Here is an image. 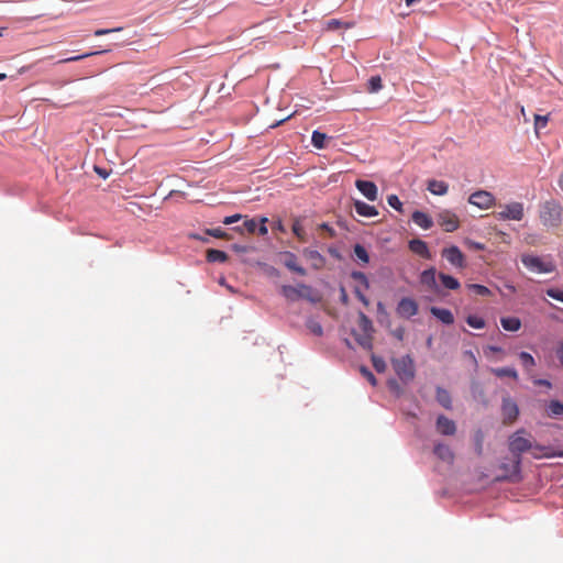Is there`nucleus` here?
Segmentation results:
<instances>
[{
	"label": "nucleus",
	"instance_id": "obj_62",
	"mask_svg": "<svg viewBox=\"0 0 563 563\" xmlns=\"http://www.w3.org/2000/svg\"><path fill=\"white\" fill-rule=\"evenodd\" d=\"M192 238H194V239H197V240H200V241H202V242H207V240H206V239L200 238L199 235H196V234H195V235H192Z\"/></svg>",
	"mask_w": 563,
	"mask_h": 563
},
{
	"label": "nucleus",
	"instance_id": "obj_25",
	"mask_svg": "<svg viewBox=\"0 0 563 563\" xmlns=\"http://www.w3.org/2000/svg\"><path fill=\"white\" fill-rule=\"evenodd\" d=\"M435 275V268L426 269L420 275V283L430 289H434L437 286Z\"/></svg>",
	"mask_w": 563,
	"mask_h": 563
},
{
	"label": "nucleus",
	"instance_id": "obj_31",
	"mask_svg": "<svg viewBox=\"0 0 563 563\" xmlns=\"http://www.w3.org/2000/svg\"><path fill=\"white\" fill-rule=\"evenodd\" d=\"M439 278H440L442 285L448 289L455 290V289L460 288L459 280L451 275L440 273Z\"/></svg>",
	"mask_w": 563,
	"mask_h": 563
},
{
	"label": "nucleus",
	"instance_id": "obj_51",
	"mask_svg": "<svg viewBox=\"0 0 563 563\" xmlns=\"http://www.w3.org/2000/svg\"><path fill=\"white\" fill-rule=\"evenodd\" d=\"M122 31V27H115V29H99L95 31L96 36L106 35L112 32H120Z\"/></svg>",
	"mask_w": 563,
	"mask_h": 563
},
{
	"label": "nucleus",
	"instance_id": "obj_39",
	"mask_svg": "<svg viewBox=\"0 0 563 563\" xmlns=\"http://www.w3.org/2000/svg\"><path fill=\"white\" fill-rule=\"evenodd\" d=\"M307 328L309 329V331L311 333H313L317 336H321L323 334L322 325L316 320H312V319L308 320Z\"/></svg>",
	"mask_w": 563,
	"mask_h": 563
},
{
	"label": "nucleus",
	"instance_id": "obj_46",
	"mask_svg": "<svg viewBox=\"0 0 563 563\" xmlns=\"http://www.w3.org/2000/svg\"><path fill=\"white\" fill-rule=\"evenodd\" d=\"M106 52H108V51L106 49ZM101 53H104V51H101ZM97 54H100V52H91V53H86V54L78 55V56H71V57L62 59L59 63L77 62V60H80V59H84L86 57L97 55Z\"/></svg>",
	"mask_w": 563,
	"mask_h": 563
},
{
	"label": "nucleus",
	"instance_id": "obj_59",
	"mask_svg": "<svg viewBox=\"0 0 563 563\" xmlns=\"http://www.w3.org/2000/svg\"><path fill=\"white\" fill-rule=\"evenodd\" d=\"M95 170L102 177V178H107L108 177V173L104 172L103 169L99 168V167H95Z\"/></svg>",
	"mask_w": 563,
	"mask_h": 563
},
{
	"label": "nucleus",
	"instance_id": "obj_11",
	"mask_svg": "<svg viewBox=\"0 0 563 563\" xmlns=\"http://www.w3.org/2000/svg\"><path fill=\"white\" fill-rule=\"evenodd\" d=\"M441 255L456 268H464L466 266L464 254L455 245L443 249Z\"/></svg>",
	"mask_w": 563,
	"mask_h": 563
},
{
	"label": "nucleus",
	"instance_id": "obj_2",
	"mask_svg": "<svg viewBox=\"0 0 563 563\" xmlns=\"http://www.w3.org/2000/svg\"><path fill=\"white\" fill-rule=\"evenodd\" d=\"M358 330L360 331L354 330L352 332L355 341L363 349L372 350L374 332L373 323L371 319L362 311L358 312Z\"/></svg>",
	"mask_w": 563,
	"mask_h": 563
},
{
	"label": "nucleus",
	"instance_id": "obj_56",
	"mask_svg": "<svg viewBox=\"0 0 563 563\" xmlns=\"http://www.w3.org/2000/svg\"><path fill=\"white\" fill-rule=\"evenodd\" d=\"M394 336L398 339L399 341L404 340L405 330L402 328H398L393 332Z\"/></svg>",
	"mask_w": 563,
	"mask_h": 563
},
{
	"label": "nucleus",
	"instance_id": "obj_30",
	"mask_svg": "<svg viewBox=\"0 0 563 563\" xmlns=\"http://www.w3.org/2000/svg\"><path fill=\"white\" fill-rule=\"evenodd\" d=\"M492 373L499 377V378H503V377H510V378H514V379H517L518 378V373L515 368L512 367H498V368H493L492 369Z\"/></svg>",
	"mask_w": 563,
	"mask_h": 563
},
{
	"label": "nucleus",
	"instance_id": "obj_49",
	"mask_svg": "<svg viewBox=\"0 0 563 563\" xmlns=\"http://www.w3.org/2000/svg\"><path fill=\"white\" fill-rule=\"evenodd\" d=\"M266 222H267V218H260V220L257 221V229H256V232L258 235H266L268 230H267V227H266Z\"/></svg>",
	"mask_w": 563,
	"mask_h": 563
},
{
	"label": "nucleus",
	"instance_id": "obj_63",
	"mask_svg": "<svg viewBox=\"0 0 563 563\" xmlns=\"http://www.w3.org/2000/svg\"><path fill=\"white\" fill-rule=\"evenodd\" d=\"M490 350L494 351V352H500L501 351L500 347H496V346H492Z\"/></svg>",
	"mask_w": 563,
	"mask_h": 563
},
{
	"label": "nucleus",
	"instance_id": "obj_14",
	"mask_svg": "<svg viewBox=\"0 0 563 563\" xmlns=\"http://www.w3.org/2000/svg\"><path fill=\"white\" fill-rule=\"evenodd\" d=\"M280 261L289 271H291L300 276L307 275V271L298 264L297 256L294 253H291V252L280 253Z\"/></svg>",
	"mask_w": 563,
	"mask_h": 563
},
{
	"label": "nucleus",
	"instance_id": "obj_28",
	"mask_svg": "<svg viewBox=\"0 0 563 563\" xmlns=\"http://www.w3.org/2000/svg\"><path fill=\"white\" fill-rule=\"evenodd\" d=\"M207 261L210 263H224L228 261L229 256L225 252L216 250V249H209L206 254Z\"/></svg>",
	"mask_w": 563,
	"mask_h": 563
},
{
	"label": "nucleus",
	"instance_id": "obj_41",
	"mask_svg": "<svg viewBox=\"0 0 563 563\" xmlns=\"http://www.w3.org/2000/svg\"><path fill=\"white\" fill-rule=\"evenodd\" d=\"M372 363H373V366L374 368L378 372V373H383L385 372L386 369V362L384 361L383 357L380 356H377V355H372Z\"/></svg>",
	"mask_w": 563,
	"mask_h": 563
},
{
	"label": "nucleus",
	"instance_id": "obj_18",
	"mask_svg": "<svg viewBox=\"0 0 563 563\" xmlns=\"http://www.w3.org/2000/svg\"><path fill=\"white\" fill-rule=\"evenodd\" d=\"M354 209L358 216L364 218H374L378 216V210L376 209V207L371 206L361 200L354 201Z\"/></svg>",
	"mask_w": 563,
	"mask_h": 563
},
{
	"label": "nucleus",
	"instance_id": "obj_42",
	"mask_svg": "<svg viewBox=\"0 0 563 563\" xmlns=\"http://www.w3.org/2000/svg\"><path fill=\"white\" fill-rule=\"evenodd\" d=\"M351 277L354 280L360 282L365 287V289L369 288L368 279L363 272H358V271L352 272Z\"/></svg>",
	"mask_w": 563,
	"mask_h": 563
},
{
	"label": "nucleus",
	"instance_id": "obj_15",
	"mask_svg": "<svg viewBox=\"0 0 563 563\" xmlns=\"http://www.w3.org/2000/svg\"><path fill=\"white\" fill-rule=\"evenodd\" d=\"M501 411L505 423H512L519 415L517 404L510 398L503 399Z\"/></svg>",
	"mask_w": 563,
	"mask_h": 563
},
{
	"label": "nucleus",
	"instance_id": "obj_43",
	"mask_svg": "<svg viewBox=\"0 0 563 563\" xmlns=\"http://www.w3.org/2000/svg\"><path fill=\"white\" fill-rule=\"evenodd\" d=\"M387 202L395 210L402 212V202L399 200V198L396 195H389L387 197Z\"/></svg>",
	"mask_w": 563,
	"mask_h": 563
},
{
	"label": "nucleus",
	"instance_id": "obj_44",
	"mask_svg": "<svg viewBox=\"0 0 563 563\" xmlns=\"http://www.w3.org/2000/svg\"><path fill=\"white\" fill-rule=\"evenodd\" d=\"M548 115H539V114H536L534 115V128H536V131H539L543 128L547 126L548 124Z\"/></svg>",
	"mask_w": 563,
	"mask_h": 563
},
{
	"label": "nucleus",
	"instance_id": "obj_16",
	"mask_svg": "<svg viewBox=\"0 0 563 563\" xmlns=\"http://www.w3.org/2000/svg\"><path fill=\"white\" fill-rule=\"evenodd\" d=\"M433 453L439 460H441L448 464H453V462H454V459H455L454 452L448 444H444L441 442L435 443L434 448H433Z\"/></svg>",
	"mask_w": 563,
	"mask_h": 563
},
{
	"label": "nucleus",
	"instance_id": "obj_35",
	"mask_svg": "<svg viewBox=\"0 0 563 563\" xmlns=\"http://www.w3.org/2000/svg\"><path fill=\"white\" fill-rule=\"evenodd\" d=\"M257 221L258 220H256L255 218L246 219L243 222V228L236 227V228H234V230L238 231V232H243V230H245L246 232H249L251 234H254V233H256Z\"/></svg>",
	"mask_w": 563,
	"mask_h": 563
},
{
	"label": "nucleus",
	"instance_id": "obj_40",
	"mask_svg": "<svg viewBox=\"0 0 563 563\" xmlns=\"http://www.w3.org/2000/svg\"><path fill=\"white\" fill-rule=\"evenodd\" d=\"M467 287L470 289H472L476 295H479V296H489L492 294L490 289L484 285L470 284Z\"/></svg>",
	"mask_w": 563,
	"mask_h": 563
},
{
	"label": "nucleus",
	"instance_id": "obj_13",
	"mask_svg": "<svg viewBox=\"0 0 563 563\" xmlns=\"http://www.w3.org/2000/svg\"><path fill=\"white\" fill-rule=\"evenodd\" d=\"M355 187L369 201L377 200V198H378V188L375 185V183L369 181V180L357 179L355 181Z\"/></svg>",
	"mask_w": 563,
	"mask_h": 563
},
{
	"label": "nucleus",
	"instance_id": "obj_10",
	"mask_svg": "<svg viewBox=\"0 0 563 563\" xmlns=\"http://www.w3.org/2000/svg\"><path fill=\"white\" fill-rule=\"evenodd\" d=\"M419 306L412 298H401L396 307V312L400 318L409 319L418 313Z\"/></svg>",
	"mask_w": 563,
	"mask_h": 563
},
{
	"label": "nucleus",
	"instance_id": "obj_22",
	"mask_svg": "<svg viewBox=\"0 0 563 563\" xmlns=\"http://www.w3.org/2000/svg\"><path fill=\"white\" fill-rule=\"evenodd\" d=\"M428 190L435 196H444L449 191V185L442 180L431 179L428 181Z\"/></svg>",
	"mask_w": 563,
	"mask_h": 563
},
{
	"label": "nucleus",
	"instance_id": "obj_36",
	"mask_svg": "<svg viewBox=\"0 0 563 563\" xmlns=\"http://www.w3.org/2000/svg\"><path fill=\"white\" fill-rule=\"evenodd\" d=\"M383 88L382 78L379 76H372L367 84V91L375 93Z\"/></svg>",
	"mask_w": 563,
	"mask_h": 563
},
{
	"label": "nucleus",
	"instance_id": "obj_20",
	"mask_svg": "<svg viewBox=\"0 0 563 563\" xmlns=\"http://www.w3.org/2000/svg\"><path fill=\"white\" fill-rule=\"evenodd\" d=\"M302 254L316 269L322 268L325 264V258L316 250L305 249Z\"/></svg>",
	"mask_w": 563,
	"mask_h": 563
},
{
	"label": "nucleus",
	"instance_id": "obj_5",
	"mask_svg": "<svg viewBox=\"0 0 563 563\" xmlns=\"http://www.w3.org/2000/svg\"><path fill=\"white\" fill-rule=\"evenodd\" d=\"M393 367L404 383H408L415 377V365L413 361L409 355L401 356L393 360Z\"/></svg>",
	"mask_w": 563,
	"mask_h": 563
},
{
	"label": "nucleus",
	"instance_id": "obj_17",
	"mask_svg": "<svg viewBox=\"0 0 563 563\" xmlns=\"http://www.w3.org/2000/svg\"><path fill=\"white\" fill-rule=\"evenodd\" d=\"M409 250L422 258L430 260L431 253L427 243L420 239H413L409 242Z\"/></svg>",
	"mask_w": 563,
	"mask_h": 563
},
{
	"label": "nucleus",
	"instance_id": "obj_24",
	"mask_svg": "<svg viewBox=\"0 0 563 563\" xmlns=\"http://www.w3.org/2000/svg\"><path fill=\"white\" fill-rule=\"evenodd\" d=\"M430 311L445 324H452L454 322L453 313L449 309L432 307Z\"/></svg>",
	"mask_w": 563,
	"mask_h": 563
},
{
	"label": "nucleus",
	"instance_id": "obj_33",
	"mask_svg": "<svg viewBox=\"0 0 563 563\" xmlns=\"http://www.w3.org/2000/svg\"><path fill=\"white\" fill-rule=\"evenodd\" d=\"M328 135L322 133V132H319V131H313L312 132V136H311V143L312 145L316 147V148H324L325 147V141L328 140Z\"/></svg>",
	"mask_w": 563,
	"mask_h": 563
},
{
	"label": "nucleus",
	"instance_id": "obj_34",
	"mask_svg": "<svg viewBox=\"0 0 563 563\" xmlns=\"http://www.w3.org/2000/svg\"><path fill=\"white\" fill-rule=\"evenodd\" d=\"M353 252L356 260L361 261L363 264H367L369 262V255L363 245L355 244Z\"/></svg>",
	"mask_w": 563,
	"mask_h": 563
},
{
	"label": "nucleus",
	"instance_id": "obj_37",
	"mask_svg": "<svg viewBox=\"0 0 563 563\" xmlns=\"http://www.w3.org/2000/svg\"><path fill=\"white\" fill-rule=\"evenodd\" d=\"M520 362L526 369H531L536 366L533 356L528 352H521L519 354Z\"/></svg>",
	"mask_w": 563,
	"mask_h": 563
},
{
	"label": "nucleus",
	"instance_id": "obj_60",
	"mask_svg": "<svg viewBox=\"0 0 563 563\" xmlns=\"http://www.w3.org/2000/svg\"><path fill=\"white\" fill-rule=\"evenodd\" d=\"M559 187L561 188V190L563 191V173L560 175L559 177Z\"/></svg>",
	"mask_w": 563,
	"mask_h": 563
},
{
	"label": "nucleus",
	"instance_id": "obj_9",
	"mask_svg": "<svg viewBox=\"0 0 563 563\" xmlns=\"http://www.w3.org/2000/svg\"><path fill=\"white\" fill-rule=\"evenodd\" d=\"M438 223L445 232H454L460 227L457 216L450 210H442L438 213Z\"/></svg>",
	"mask_w": 563,
	"mask_h": 563
},
{
	"label": "nucleus",
	"instance_id": "obj_57",
	"mask_svg": "<svg viewBox=\"0 0 563 563\" xmlns=\"http://www.w3.org/2000/svg\"><path fill=\"white\" fill-rule=\"evenodd\" d=\"M534 384L540 385V386H545L548 388H550L552 386L548 379H537V380H534Z\"/></svg>",
	"mask_w": 563,
	"mask_h": 563
},
{
	"label": "nucleus",
	"instance_id": "obj_6",
	"mask_svg": "<svg viewBox=\"0 0 563 563\" xmlns=\"http://www.w3.org/2000/svg\"><path fill=\"white\" fill-rule=\"evenodd\" d=\"M500 470L504 472L499 479L512 483L521 481V457L515 459L511 463H503Z\"/></svg>",
	"mask_w": 563,
	"mask_h": 563
},
{
	"label": "nucleus",
	"instance_id": "obj_58",
	"mask_svg": "<svg viewBox=\"0 0 563 563\" xmlns=\"http://www.w3.org/2000/svg\"><path fill=\"white\" fill-rule=\"evenodd\" d=\"M341 301L344 305H347V302H349V297H347V294L344 288H341Z\"/></svg>",
	"mask_w": 563,
	"mask_h": 563
},
{
	"label": "nucleus",
	"instance_id": "obj_27",
	"mask_svg": "<svg viewBox=\"0 0 563 563\" xmlns=\"http://www.w3.org/2000/svg\"><path fill=\"white\" fill-rule=\"evenodd\" d=\"M435 398H437V401L445 409H451L452 408V399H451V395L450 393L442 388V387H438L437 388V394H435Z\"/></svg>",
	"mask_w": 563,
	"mask_h": 563
},
{
	"label": "nucleus",
	"instance_id": "obj_19",
	"mask_svg": "<svg viewBox=\"0 0 563 563\" xmlns=\"http://www.w3.org/2000/svg\"><path fill=\"white\" fill-rule=\"evenodd\" d=\"M302 290H309V287L301 284L297 287L290 286V285H284L282 287V294L288 299V300H297L298 298L302 297Z\"/></svg>",
	"mask_w": 563,
	"mask_h": 563
},
{
	"label": "nucleus",
	"instance_id": "obj_54",
	"mask_svg": "<svg viewBox=\"0 0 563 563\" xmlns=\"http://www.w3.org/2000/svg\"><path fill=\"white\" fill-rule=\"evenodd\" d=\"M342 24L343 23L340 20L332 19V20L328 21L327 29L328 30H338L339 27H341Z\"/></svg>",
	"mask_w": 563,
	"mask_h": 563
},
{
	"label": "nucleus",
	"instance_id": "obj_7",
	"mask_svg": "<svg viewBox=\"0 0 563 563\" xmlns=\"http://www.w3.org/2000/svg\"><path fill=\"white\" fill-rule=\"evenodd\" d=\"M525 217V208L522 202H511L504 206V209L497 213L499 220L520 221Z\"/></svg>",
	"mask_w": 563,
	"mask_h": 563
},
{
	"label": "nucleus",
	"instance_id": "obj_48",
	"mask_svg": "<svg viewBox=\"0 0 563 563\" xmlns=\"http://www.w3.org/2000/svg\"><path fill=\"white\" fill-rule=\"evenodd\" d=\"M547 295L558 301L563 302V290L558 288H550L547 290Z\"/></svg>",
	"mask_w": 563,
	"mask_h": 563
},
{
	"label": "nucleus",
	"instance_id": "obj_55",
	"mask_svg": "<svg viewBox=\"0 0 563 563\" xmlns=\"http://www.w3.org/2000/svg\"><path fill=\"white\" fill-rule=\"evenodd\" d=\"M555 355L559 358L561 365L563 366V341L559 342L555 350Z\"/></svg>",
	"mask_w": 563,
	"mask_h": 563
},
{
	"label": "nucleus",
	"instance_id": "obj_23",
	"mask_svg": "<svg viewBox=\"0 0 563 563\" xmlns=\"http://www.w3.org/2000/svg\"><path fill=\"white\" fill-rule=\"evenodd\" d=\"M412 221L420 228L428 230L431 229L433 225V221L431 217H429L427 213L422 211H415L412 213Z\"/></svg>",
	"mask_w": 563,
	"mask_h": 563
},
{
	"label": "nucleus",
	"instance_id": "obj_4",
	"mask_svg": "<svg viewBox=\"0 0 563 563\" xmlns=\"http://www.w3.org/2000/svg\"><path fill=\"white\" fill-rule=\"evenodd\" d=\"M521 262L525 265V267L532 273L548 274L552 273L555 269V266L551 261L544 260L536 255L523 254L521 256Z\"/></svg>",
	"mask_w": 563,
	"mask_h": 563
},
{
	"label": "nucleus",
	"instance_id": "obj_8",
	"mask_svg": "<svg viewBox=\"0 0 563 563\" xmlns=\"http://www.w3.org/2000/svg\"><path fill=\"white\" fill-rule=\"evenodd\" d=\"M468 202L479 209H489L495 205V197L486 190H478L468 197Z\"/></svg>",
	"mask_w": 563,
	"mask_h": 563
},
{
	"label": "nucleus",
	"instance_id": "obj_38",
	"mask_svg": "<svg viewBox=\"0 0 563 563\" xmlns=\"http://www.w3.org/2000/svg\"><path fill=\"white\" fill-rule=\"evenodd\" d=\"M466 323L474 329H483L485 327V320L478 316H468Z\"/></svg>",
	"mask_w": 563,
	"mask_h": 563
},
{
	"label": "nucleus",
	"instance_id": "obj_12",
	"mask_svg": "<svg viewBox=\"0 0 563 563\" xmlns=\"http://www.w3.org/2000/svg\"><path fill=\"white\" fill-rule=\"evenodd\" d=\"M435 429L438 433L449 437L454 435L457 430L455 421L444 415L438 416L435 420Z\"/></svg>",
	"mask_w": 563,
	"mask_h": 563
},
{
	"label": "nucleus",
	"instance_id": "obj_26",
	"mask_svg": "<svg viewBox=\"0 0 563 563\" xmlns=\"http://www.w3.org/2000/svg\"><path fill=\"white\" fill-rule=\"evenodd\" d=\"M500 324L506 331L516 332L521 328V321L517 317H504Z\"/></svg>",
	"mask_w": 563,
	"mask_h": 563
},
{
	"label": "nucleus",
	"instance_id": "obj_61",
	"mask_svg": "<svg viewBox=\"0 0 563 563\" xmlns=\"http://www.w3.org/2000/svg\"><path fill=\"white\" fill-rule=\"evenodd\" d=\"M506 288H507L510 292H516V287H515L514 285L507 284V285H506Z\"/></svg>",
	"mask_w": 563,
	"mask_h": 563
},
{
	"label": "nucleus",
	"instance_id": "obj_50",
	"mask_svg": "<svg viewBox=\"0 0 563 563\" xmlns=\"http://www.w3.org/2000/svg\"><path fill=\"white\" fill-rule=\"evenodd\" d=\"M292 232L299 240L305 241V231L298 221L292 224Z\"/></svg>",
	"mask_w": 563,
	"mask_h": 563
},
{
	"label": "nucleus",
	"instance_id": "obj_29",
	"mask_svg": "<svg viewBox=\"0 0 563 563\" xmlns=\"http://www.w3.org/2000/svg\"><path fill=\"white\" fill-rule=\"evenodd\" d=\"M547 413L551 418L563 416V404L559 400H551L548 405Z\"/></svg>",
	"mask_w": 563,
	"mask_h": 563
},
{
	"label": "nucleus",
	"instance_id": "obj_53",
	"mask_svg": "<svg viewBox=\"0 0 563 563\" xmlns=\"http://www.w3.org/2000/svg\"><path fill=\"white\" fill-rule=\"evenodd\" d=\"M241 219H242V216L236 213V214H233V216L225 217L223 219V223L228 225V224L235 223V222L240 221Z\"/></svg>",
	"mask_w": 563,
	"mask_h": 563
},
{
	"label": "nucleus",
	"instance_id": "obj_32",
	"mask_svg": "<svg viewBox=\"0 0 563 563\" xmlns=\"http://www.w3.org/2000/svg\"><path fill=\"white\" fill-rule=\"evenodd\" d=\"M484 439H485V435L481 429H478L474 432L473 441H474V445H475V452L478 456H481L483 454Z\"/></svg>",
	"mask_w": 563,
	"mask_h": 563
},
{
	"label": "nucleus",
	"instance_id": "obj_47",
	"mask_svg": "<svg viewBox=\"0 0 563 563\" xmlns=\"http://www.w3.org/2000/svg\"><path fill=\"white\" fill-rule=\"evenodd\" d=\"M360 372L371 383V385L376 386L377 380L374 374L367 367L361 366Z\"/></svg>",
	"mask_w": 563,
	"mask_h": 563
},
{
	"label": "nucleus",
	"instance_id": "obj_21",
	"mask_svg": "<svg viewBox=\"0 0 563 563\" xmlns=\"http://www.w3.org/2000/svg\"><path fill=\"white\" fill-rule=\"evenodd\" d=\"M530 452L534 459L563 456V451L556 453L551 448L540 444H533V448Z\"/></svg>",
	"mask_w": 563,
	"mask_h": 563
},
{
	"label": "nucleus",
	"instance_id": "obj_45",
	"mask_svg": "<svg viewBox=\"0 0 563 563\" xmlns=\"http://www.w3.org/2000/svg\"><path fill=\"white\" fill-rule=\"evenodd\" d=\"M206 233L208 235H211V236L217 238V239H229V234L225 231H223L221 228L208 229L206 231Z\"/></svg>",
	"mask_w": 563,
	"mask_h": 563
},
{
	"label": "nucleus",
	"instance_id": "obj_1",
	"mask_svg": "<svg viewBox=\"0 0 563 563\" xmlns=\"http://www.w3.org/2000/svg\"><path fill=\"white\" fill-rule=\"evenodd\" d=\"M539 218L547 228H559L563 223V207L555 199H549L540 206Z\"/></svg>",
	"mask_w": 563,
	"mask_h": 563
},
{
	"label": "nucleus",
	"instance_id": "obj_3",
	"mask_svg": "<svg viewBox=\"0 0 563 563\" xmlns=\"http://www.w3.org/2000/svg\"><path fill=\"white\" fill-rule=\"evenodd\" d=\"M527 432L526 430L521 429L516 431L509 437L508 440V448L509 451L514 454L515 459L525 452L531 451L533 448V442L531 441L530 437H526Z\"/></svg>",
	"mask_w": 563,
	"mask_h": 563
},
{
	"label": "nucleus",
	"instance_id": "obj_52",
	"mask_svg": "<svg viewBox=\"0 0 563 563\" xmlns=\"http://www.w3.org/2000/svg\"><path fill=\"white\" fill-rule=\"evenodd\" d=\"M355 292V296L356 298L365 306L367 307L369 305V301L367 299V297L358 289V288H355L354 290Z\"/></svg>",
	"mask_w": 563,
	"mask_h": 563
},
{
	"label": "nucleus",
	"instance_id": "obj_64",
	"mask_svg": "<svg viewBox=\"0 0 563 563\" xmlns=\"http://www.w3.org/2000/svg\"><path fill=\"white\" fill-rule=\"evenodd\" d=\"M5 78H7V75H5V74H3V73H0V81H1V80H4Z\"/></svg>",
	"mask_w": 563,
	"mask_h": 563
}]
</instances>
